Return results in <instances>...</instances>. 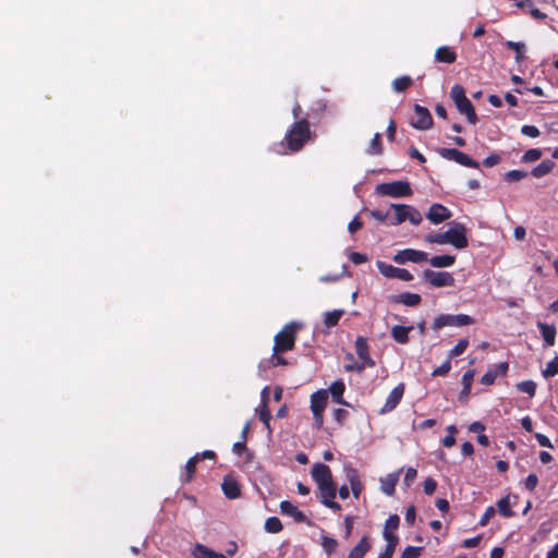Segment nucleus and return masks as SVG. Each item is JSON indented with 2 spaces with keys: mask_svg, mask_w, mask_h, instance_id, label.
Listing matches in <instances>:
<instances>
[{
  "mask_svg": "<svg viewBox=\"0 0 558 558\" xmlns=\"http://www.w3.org/2000/svg\"><path fill=\"white\" fill-rule=\"evenodd\" d=\"M313 133L308 116L298 121H294L283 137L278 144L280 147H286L287 151L291 154L299 153L312 140Z\"/></svg>",
  "mask_w": 558,
  "mask_h": 558,
  "instance_id": "obj_1",
  "label": "nucleus"
},
{
  "mask_svg": "<svg viewBox=\"0 0 558 558\" xmlns=\"http://www.w3.org/2000/svg\"><path fill=\"white\" fill-rule=\"evenodd\" d=\"M450 97L453 100L458 111L466 117L470 124H476L478 121L474 106L465 95V89L460 84H454L450 90Z\"/></svg>",
  "mask_w": 558,
  "mask_h": 558,
  "instance_id": "obj_2",
  "label": "nucleus"
},
{
  "mask_svg": "<svg viewBox=\"0 0 558 558\" xmlns=\"http://www.w3.org/2000/svg\"><path fill=\"white\" fill-rule=\"evenodd\" d=\"M300 327V324L294 322L287 324L274 338V352L284 353L293 350Z\"/></svg>",
  "mask_w": 558,
  "mask_h": 558,
  "instance_id": "obj_3",
  "label": "nucleus"
},
{
  "mask_svg": "<svg viewBox=\"0 0 558 558\" xmlns=\"http://www.w3.org/2000/svg\"><path fill=\"white\" fill-rule=\"evenodd\" d=\"M391 219L390 226H398L409 220L412 225L417 226L422 222L421 213L411 205L405 204H391Z\"/></svg>",
  "mask_w": 558,
  "mask_h": 558,
  "instance_id": "obj_4",
  "label": "nucleus"
},
{
  "mask_svg": "<svg viewBox=\"0 0 558 558\" xmlns=\"http://www.w3.org/2000/svg\"><path fill=\"white\" fill-rule=\"evenodd\" d=\"M376 193L390 197H408L413 194V191L408 181L400 180L378 184L376 186Z\"/></svg>",
  "mask_w": 558,
  "mask_h": 558,
  "instance_id": "obj_5",
  "label": "nucleus"
},
{
  "mask_svg": "<svg viewBox=\"0 0 558 558\" xmlns=\"http://www.w3.org/2000/svg\"><path fill=\"white\" fill-rule=\"evenodd\" d=\"M474 318L466 315V314H440L438 315L433 323V329L439 330L447 326H453V327H462V326H469L474 324Z\"/></svg>",
  "mask_w": 558,
  "mask_h": 558,
  "instance_id": "obj_6",
  "label": "nucleus"
},
{
  "mask_svg": "<svg viewBox=\"0 0 558 558\" xmlns=\"http://www.w3.org/2000/svg\"><path fill=\"white\" fill-rule=\"evenodd\" d=\"M466 227L460 222H452L451 228L447 230L448 243L458 250H463L469 245L466 236Z\"/></svg>",
  "mask_w": 558,
  "mask_h": 558,
  "instance_id": "obj_7",
  "label": "nucleus"
},
{
  "mask_svg": "<svg viewBox=\"0 0 558 558\" xmlns=\"http://www.w3.org/2000/svg\"><path fill=\"white\" fill-rule=\"evenodd\" d=\"M423 279L434 288L454 286L453 276L447 271H434L430 269H425L423 271Z\"/></svg>",
  "mask_w": 558,
  "mask_h": 558,
  "instance_id": "obj_8",
  "label": "nucleus"
},
{
  "mask_svg": "<svg viewBox=\"0 0 558 558\" xmlns=\"http://www.w3.org/2000/svg\"><path fill=\"white\" fill-rule=\"evenodd\" d=\"M410 124L416 130H428L433 126V118L429 110L421 105H414V116Z\"/></svg>",
  "mask_w": 558,
  "mask_h": 558,
  "instance_id": "obj_9",
  "label": "nucleus"
},
{
  "mask_svg": "<svg viewBox=\"0 0 558 558\" xmlns=\"http://www.w3.org/2000/svg\"><path fill=\"white\" fill-rule=\"evenodd\" d=\"M376 266L379 272L386 278H397L402 281L413 280V275L408 269L398 268L381 260H377Z\"/></svg>",
  "mask_w": 558,
  "mask_h": 558,
  "instance_id": "obj_10",
  "label": "nucleus"
},
{
  "mask_svg": "<svg viewBox=\"0 0 558 558\" xmlns=\"http://www.w3.org/2000/svg\"><path fill=\"white\" fill-rule=\"evenodd\" d=\"M392 259L397 264H405L408 262L418 264V263L427 262V253L423 252V251H417L414 248H405V250L399 251L393 256Z\"/></svg>",
  "mask_w": 558,
  "mask_h": 558,
  "instance_id": "obj_11",
  "label": "nucleus"
},
{
  "mask_svg": "<svg viewBox=\"0 0 558 558\" xmlns=\"http://www.w3.org/2000/svg\"><path fill=\"white\" fill-rule=\"evenodd\" d=\"M404 389L405 387L403 383H400L398 386H396L388 395L385 404L379 410V414H386L393 411L402 400Z\"/></svg>",
  "mask_w": 558,
  "mask_h": 558,
  "instance_id": "obj_12",
  "label": "nucleus"
},
{
  "mask_svg": "<svg viewBox=\"0 0 558 558\" xmlns=\"http://www.w3.org/2000/svg\"><path fill=\"white\" fill-rule=\"evenodd\" d=\"M311 473L318 487L333 483L331 470L324 463H316Z\"/></svg>",
  "mask_w": 558,
  "mask_h": 558,
  "instance_id": "obj_13",
  "label": "nucleus"
},
{
  "mask_svg": "<svg viewBox=\"0 0 558 558\" xmlns=\"http://www.w3.org/2000/svg\"><path fill=\"white\" fill-rule=\"evenodd\" d=\"M450 217L451 211L446 206L438 203L433 204L426 214V218L434 225L441 223Z\"/></svg>",
  "mask_w": 558,
  "mask_h": 558,
  "instance_id": "obj_14",
  "label": "nucleus"
},
{
  "mask_svg": "<svg viewBox=\"0 0 558 558\" xmlns=\"http://www.w3.org/2000/svg\"><path fill=\"white\" fill-rule=\"evenodd\" d=\"M280 511L282 514L293 518L296 523L310 524V520L305 513L299 510V508L289 500H283L280 502Z\"/></svg>",
  "mask_w": 558,
  "mask_h": 558,
  "instance_id": "obj_15",
  "label": "nucleus"
},
{
  "mask_svg": "<svg viewBox=\"0 0 558 558\" xmlns=\"http://www.w3.org/2000/svg\"><path fill=\"white\" fill-rule=\"evenodd\" d=\"M388 301L393 304H403L405 306H417L422 302V298L417 293L403 292L400 294H391Z\"/></svg>",
  "mask_w": 558,
  "mask_h": 558,
  "instance_id": "obj_16",
  "label": "nucleus"
},
{
  "mask_svg": "<svg viewBox=\"0 0 558 558\" xmlns=\"http://www.w3.org/2000/svg\"><path fill=\"white\" fill-rule=\"evenodd\" d=\"M354 345L359 359L366 363L367 367H374L375 361L369 355V345L367 343V339L360 336L356 338Z\"/></svg>",
  "mask_w": 558,
  "mask_h": 558,
  "instance_id": "obj_17",
  "label": "nucleus"
},
{
  "mask_svg": "<svg viewBox=\"0 0 558 558\" xmlns=\"http://www.w3.org/2000/svg\"><path fill=\"white\" fill-rule=\"evenodd\" d=\"M260 397H262V403L256 409V412L258 413L259 420L264 423L265 427L269 432H271V428H270L271 414L268 409V387H265L262 390Z\"/></svg>",
  "mask_w": 558,
  "mask_h": 558,
  "instance_id": "obj_18",
  "label": "nucleus"
},
{
  "mask_svg": "<svg viewBox=\"0 0 558 558\" xmlns=\"http://www.w3.org/2000/svg\"><path fill=\"white\" fill-rule=\"evenodd\" d=\"M329 392L331 395V399L335 403L344 405V407H352L348 401L343 399V393L345 391V384L342 379H338L333 381L329 387Z\"/></svg>",
  "mask_w": 558,
  "mask_h": 558,
  "instance_id": "obj_19",
  "label": "nucleus"
},
{
  "mask_svg": "<svg viewBox=\"0 0 558 558\" xmlns=\"http://www.w3.org/2000/svg\"><path fill=\"white\" fill-rule=\"evenodd\" d=\"M221 489L223 492V495L228 499H235L241 496V488L236 480L227 476L223 478V482L221 484Z\"/></svg>",
  "mask_w": 558,
  "mask_h": 558,
  "instance_id": "obj_20",
  "label": "nucleus"
},
{
  "mask_svg": "<svg viewBox=\"0 0 558 558\" xmlns=\"http://www.w3.org/2000/svg\"><path fill=\"white\" fill-rule=\"evenodd\" d=\"M401 471H402V469L397 471V472L389 473L386 477L380 478L381 492L384 494H386L387 496H393L395 495V493H396V485L398 484L399 475H400Z\"/></svg>",
  "mask_w": 558,
  "mask_h": 558,
  "instance_id": "obj_21",
  "label": "nucleus"
},
{
  "mask_svg": "<svg viewBox=\"0 0 558 558\" xmlns=\"http://www.w3.org/2000/svg\"><path fill=\"white\" fill-rule=\"evenodd\" d=\"M327 390H318L311 396V410L313 413L324 412L327 405Z\"/></svg>",
  "mask_w": 558,
  "mask_h": 558,
  "instance_id": "obj_22",
  "label": "nucleus"
},
{
  "mask_svg": "<svg viewBox=\"0 0 558 558\" xmlns=\"http://www.w3.org/2000/svg\"><path fill=\"white\" fill-rule=\"evenodd\" d=\"M435 60L440 63L452 64L457 60V53L451 47L441 46L435 51Z\"/></svg>",
  "mask_w": 558,
  "mask_h": 558,
  "instance_id": "obj_23",
  "label": "nucleus"
},
{
  "mask_svg": "<svg viewBox=\"0 0 558 558\" xmlns=\"http://www.w3.org/2000/svg\"><path fill=\"white\" fill-rule=\"evenodd\" d=\"M347 478L350 484V488L355 499L360 498V495L363 490V483L360 480V475L355 469H350L347 472Z\"/></svg>",
  "mask_w": 558,
  "mask_h": 558,
  "instance_id": "obj_24",
  "label": "nucleus"
},
{
  "mask_svg": "<svg viewBox=\"0 0 558 558\" xmlns=\"http://www.w3.org/2000/svg\"><path fill=\"white\" fill-rule=\"evenodd\" d=\"M537 327L541 331L542 338L547 347H553L556 340V327L546 323L538 322Z\"/></svg>",
  "mask_w": 558,
  "mask_h": 558,
  "instance_id": "obj_25",
  "label": "nucleus"
},
{
  "mask_svg": "<svg viewBox=\"0 0 558 558\" xmlns=\"http://www.w3.org/2000/svg\"><path fill=\"white\" fill-rule=\"evenodd\" d=\"M371 541L367 535L363 536L357 545H355L349 553L347 558H364L366 553L371 549Z\"/></svg>",
  "mask_w": 558,
  "mask_h": 558,
  "instance_id": "obj_26",
  "label": "nucleus"
},
{
  "mask_svg": "<svg viewBox=\"0 0 558 558\" xmlns=\"http://www.w3.org/2000/svg\"><path fill=\"white\" fill-rule=\"evenodd\" d=\"M413 330V326H400L395 325L391 328V337L392 339L400 344H405L409 342V333Z\"/></svg>",
  "mask_w": 558,
  "mask_h": 558,
  "instance_id": "obj_27",
  "label": "nucleus"
},
{
  "mask_svg": "<svg viewBox=\"0 0 558 558\" xmlns=\"http://www.w3.org/2000/svg\"><path fill=\"white\" fill-rule=\"evenodd\" d=\"M193 558H226L225 555L216 553L203 544H196L192 549Z\"/></svg>",
  "mask_w": 558,
  "mask_h": 558,
  "instance_id": "obj_28",
  "label": "nucleus"
},
{
  "mask_svg": "<svg viewBox=\"0 0 558 558\" xmlns=\"http://www.w3.org/2000/svg\"><path fill=\"white\" fill-rule=\"evenodd\" d=\"M199 453H196L194 457L190 458L184 466V473L181 475V481L183 483H190L195 475L196 464L199 461Z\"/></svg>",
  "mask_w": 558,
  "mask_h": 558,
  "instance_id": "obj_29",
  "label": "nucleus"
},
{
  "mask_svg": "<svg viewBox=\"0 0 558 558\" xmlns=\"http://www.w3.org/2000/svg\"><path fill=\"white\" fill-rule=\"evenodd\" d=\"M556 167V163L550 159L543 160L539 165L534 167L531 171V175L534 178H543L550 173L554 168Z\"/></svg>",
  "mask_w": 558,
  "mask_h": 558,
  "instance_id": "obj_30",
  "label": "nucleus"
},
{
  "mask_svg": "<svg viewBox=\"0 0 558 558\" xmlns=\"http://www.w3.org/2000/svg\"><path fill=\"white\" fill-rule=\"evenodd\" d=\"M427 262L435 268L450 267L456 263L454 255H438L432 258L427 257Z\"/></svg>",
  "mask_w": 558,
  "mask_h": 558,
  "instance_id": "obj_31",
  "label": "nucleus"
},
{
  "mask_svg": "<svg viewBox=\"0 0 558 558\" xmlns=\"http://www.w3.org/2000/svg\"><path fill=\"white\" fill-rule=\"evenodd\" d=\"M318 489L320 492L319 499L323 505L335 499L337 496V487L335 483L327 484L326 486H320L318 487Z\"/></svg>",
  "mask_w": 558,
  "mask_h": 558,
  "instance_id": "obj_32",
  "label": "nucleus"
},
{
  "mask_svg": "<svg viewBox=\"0 0 558 558\" xmlns=\"http://www.w3.org/2000/svg\"><path fill=\"white\" fill-rule=\"evenodd\" d=\"M474 375H475V371L474 369H469L466 371L463 376H462V390L460 392V397H468L471 392V388H472V384H473V378H474Z\"/></svg>",
  "mask_w": 558,
  "mask_h": 558,
  "instance_id": "obj_33",
  "label": "nucleus"
},
{
  "mask_svg": "<svg viewBox=\"0 0 558 558\" xmlns=\"http://www.w3.org/2000/svg\"><path fill=\"white\" fill-rule=\"evenodd\" d=\"M366 154L371 156L383 154V143L380 133H375L366 149Z\"/></svg>",
  "mask_w": 558,
  "mask_h": 558,
  "instance_id": "obj_34",
  "label": "nucleus"
},
{
  "mask_svg": "<svg viewBox=\"0 0 558 558\" xmlns=\"http://www.w3.org/2000/svg\"><path fill=\"white\" fill-rule=\"evenodd\" d=\"M505 46L508 49L513 50L515 52V61L517 62H520L523 60L524 52H525V45L523 43L507 40L505 43Z\"/></svg>",
  "mask_w": 558,
  "mask_h": 558,
  "instance_id": "obj_35",
  "label": "nucleus"
},
{
  "mask_svg": "<svg viewBox=\"0 0 558 558\" xmlns=\"http://www.w3.org/2000/svg\"><path fill=\"white\" fill-rule=\"evenodd\" d=\"M497 508L499 513L505 518H511L514 515V512L511 509L509 496H506L498 500Z\"/></svg>",
  "mask_w": 558,
  "mask_h": 558,
  "instance_id": "obj_36",
  "label": "nucleus"
},
{
  "mask_svg": "<svg viewBox=\"0 0 558 558\" xmlns=\"http://www.w3.org/2000/svg\"><path fill=\"white\" fill-rule=\"evenodd\" d=\"M383 536L387 542L385 551L395 554V550H396V548L398 546V542H399L398 536L393 532H390V531H384Z\"/></svg>",
  "mask_w": 558,
  "mask_h": 558,
  "instance_id": "obj_37",
  "label": "nucleus"
},
{
  "mask_svg": "<svg viewBox=\"0 0 558 558\" xmlns=\"http://www.w3.org/2000/svg\"><path fill=\"white\" fill-rule=\"evenodd\" d=\"M413 81L410 76L403 75L399 76L392 82L393 90L401 93L408 89L412 85Z\"/></svg>",
  "mask_w": 558,
  "mask_h": 558,
  "instance_id": "obj_38",
  "label": "nucleus"
},
{
  "mask_svg": "<svg viewBox=\"0 0 558 558\" xmlns=\"http://www.w3.org/2000/svg\"><path fill=\"white\" fill-rule=\"evenodd\" d=\"M282 529H283V526H282V523L279 520V518H277V517H269L268 519H266V521H265V530L268 533L276 534V533L281 532Z\"/></svg>",
  "mask_w": 558,
  "mask_h": 558,
  "instance_id": "obj_39",
  "label": "nucleus"
},
{
  "mask_svg": "<svg viewBox=\"0 0 558 558\" xmlns=\"http://www.w3.org/2000/svg\"><path fill=\"white\" fill-rule=\"evenodd\" d=\"M342 314H343V311H341V310H336V311H332V312H327L325 314L324 324L328 328L335 327L336 325H338Z\"/></svg>",
  "mask_w": 558,
  "mask_h": 558,
  "instance_id": "obj_40",
  "label": "nucleus"
},
{
  "mask_svg": "<svg viewBox=\"0 0 558 558\" xmlns=\"http://www.w3.org/2000/svg\"><path fill=\"white\" fill-rule=\"evenodd\" d=\"M320 545L327 555H331L332 553L336 551L338 547V542L336 538L331 536L323 535Z\"/></svg>",
  "mask_w": 558,
  "mask_h": 558,
  "instance_id": "obj_41",
  "label": "nucleus"
},
{
  "mask_svg": "<svg viewBox=\"0 0 558 558\" xmlns=\"http://www.w3.org/2000/svg\"><path fill=\"white\" fill-rule=\"evenodd\" d=\"M517 389L521 392L527 393L532 398L536 392V384L533 380H524L517 384Z\"/></svg>",
  "mask_w": 558,
  "mask_h": 558,
  "instance_id": "obj_42",
  "label": "nucleus"
},
{
  "mask_svg": "<svg viewBox=\"0 0 558 558\" xmlns=\"http://www.w3.org/2000/svg\"><path fill=\"white\" fill-rule=\"evenodd\" d=\"M468 347L469 340L460 339L458 343L450 350L448 359L451 360L452 357L463 354Z\"/></svg>",
  "mask_w": 558,
  "mask_h": 558,
  "instance_id": "obj_43",
  "label": "nucleus"
},
{
  "mask_svg": "<svg viewBox=\"0 0 558 558\" xmlns=\"http://www.w3.org/2000/svg\"><path fill=\"white\" fill-rule=\"evenodd\" d=\"M369 216L379 222L386 221L388 225H390V219H391L390 207L386 211L380 210V209L371 210Z\"/></svg>",
  "mask_w": 558,
  "mask_h": 558,
  "instance_id": "obj_44",
  "label": "nucleus"
},
{
  "mask_svg": "<svg viewBox=\"0 0 558 558\" xmlns=\"http://www.w3.org/2000/svg\"><path fill=\"white\" fill-rule=\"evenodd\" d=\"M456 162L461 166H464L468 168H473V169H478V167H480V163L476 160L472 159L469 155H466L463 151H460V154L458 156V160Z\"/></svg>",
  "mask_w": 558,
  "mask_h": 558,
  "instance_id": "obj_45",
  "label": "nucleus"
},
{
  "mask_svg": "<svg viewBox=\"0 0 558 558\" xmlns=\"http://www.w3.org/2000/svg\"><path fill=\"white\" fill-rule=\"evenodd\" d=\"M425 241L432 244H446L448 243V233H429L425 236Z\"/></svg>",
  "mask_w": 558,
  "mask_h": 558,
  "instance_id": "obj_46",
  "label": "nucleus"
},
{
  "mask_svg": "<svg viewBox=\"0 0 558 558\" xmlns=\"http://www.w3.org/2000/svg\"><path fill=\"white\" fill-rule=\"evenodd\" d=\"M542 157V150L538 148L527 149L523 156L521 157L522 162H534L537 161Z\"/></svg>",
  "mask_w": 558,
  "mask_h": 558,
  "instance_id": "obj_47",
  "label": "nucleus"
},
{
  "mask_svg": "<svg viewBox=\"0 0 558 558\" xmlns=\"http://www.w3.org/2000/svg\"><path fill=\"white\" fill-rule=\"evenodd\" d=\"M424 550V547H416V546H407L401 555L400 558H418Z\"/></svg>",
  "mask_w": 558,
  "mask_h": 558,
  "instance_id": "obj_48",
  "label": "nucleus"
},
{
  "mask_svg": "<svg viewBox=\"0 0 558 558\" xmlns=\"http://www.w3.org/2000/svg\"><path fill=\"white\" fill-rule=\"evenodd\" d=\"M529 175L526 171L523 170H510L505 173V180L508 182H518L522 179H525Z\"/></svg>",
  "mask_w": 558,
  "mask_h": 558,
  "instance_id": "obj_49",
  "label": "nucleus"
},
{
  "mask_svg": "<svg viewBox=\"0 0 558 558\" xmlns=\"http://www.w3.org/2000/svg\"><path fill=\"white\" fill-rule=\"evenodd\" d=\"M558 374V356H555L547 363L546 368L543 371L544 377H554Z\"/></svg>",
  "mask_w": 558,
  "mask_h": 558,
  "instance_id": "obj_50",
  "label": "nucleus"
},
{
  "mask_svg": "<svg viewBox=\"0 0 558 558\" xmlns=\"http://www.w3.org/2000/svg\"><path fill=\"white\" fill-rule=\"evenodd\" d=\"M447 432L448 434L444 437L442 445L447 448H450L456 444L454 435L457 433V427L454 425H449L447 427Z\"/></svg>",
  "mask_w": 558,
  "mask_h": 558,
  "instance_id": "obj_51",
  "label": "nucleus"
},
{
  "mask_svg": "<svg viewBox=\"0 0 558 558\" xmlns=\"http://www.w3.org/2000/svg\"><path fill=\"white\" fill-rule=\"evenodd\" d=\"M332 416L338 425L342 426L349 418V412L344 409L338 408L333 410Z\"/></svg>",
  "mask_w": 558,
  "mask_h": 558,
  "instance_id": "obj_52",
  "label": "nucleus"
},
{
  "mask_svg": "<svg viewBox=\"0 0 558 558\" xmlns=\"http://www.w3.org/2000/svg\"><path fill=\"white\" fill-rule=\"evenodd\" d=\"M400 517L398 514H390L385 522L384 531L393 532L399 527Z\"/></svg>",
  "mask_w": 558,
  "mask_h": 558,
  "instance_id": "obj_53",
  "label": "nucleus"
},
{
  "mask_svg": "<svg viewBox=\"0 0 558 558\" xmlns=\"http://www.w3.org/2000/svg\"><path fill=\"white\" fill-rule=\"evenodd\" d=\"M450 369H451V362L449 359H447L440 366L436 367L433 371L432 376H434V377L445 376L450 372Z\"/></svg>",
  "mask_w": 558,
  "mask_h": 558,
  "instance_id": "obj_54",
  "label": "nucleus"
},
{
  "mask_svg": "<svg viewBox=\"0 0 558 558\" xmlns=\"http://www.w3.org/2000/svg\"><path fill=\"white\" fill-rule=\"evenodd\" d=\"M416 476H417L416 469L408 468L407 471H405L404 478H403L404 487L409 488L413 484V482L415 481Z\"/></svg>",
  "mask_w": 558,
  "mask_h": 558,
  "instance_id": "obj_55",
  "label": "nucleus"
},
{
  "mask_svg": "<svg viewBox=\"0 0 558 558\" xmlns=\"http://www.w3.org/2000/svg\"><path fill=\"white\" fill-rule=\"evenodd\" d=\"M439 154L445 159L457 161L460 150L456 148H441Z\"/></svg>",
  "mask_w": 558,
  "mask_h": 558,
  "instance_id": "obj_56",
  "label": "nucleus"
},
{
  "mask_svg": "<svg viewBox=\"0 0 558 558\" xmlns=\"http://www.w3.org/2000/svg\"><path fill=\"white\" fill-rule=\"evenodd\" d=\"M498 377V371L488 369L481 378V384L485 386L493 385Z\"/></svg>",
  "mask_w": 558,
  "mask_h": 558,
  "instance_id": "obj_57",
  "label": "nucleus"
},
{
  "mask_svg": "<svg viewBox=\"0 0 558 558\" xmlns=\"http://www.w3.org/2000/svg\"><path fill=\"white\" fill-rule=\"evenodd\" d=\"M521 133L523 135L532 137V138H535V137L539 136V134H541L539 130L535 125H529V124H524L521 128Z\"/></svg>",
  "mask_w": 558,
  "mask_h": 558,
  "instance_id": "obj_58",
  "label": "nucleus"
},
{
  "mask_svg": "<svg viewBox=\"0 0 558 558\" xmlns=\"http://www.w3.org/2000/svg\"><path fill=\"white\" fill-rule=\"evenodd\" d=\"M538 484V477L536 474H529L524 481V486L529 492H533Z\"/></svg>",
  "mask_w": 558,
  "mask_h": 558,
  "instance_id": "obj_59",
  "label": "nucleus"
},
{
  "mask_svg": "<svg viewBox=\"0 0 558 558\" xmlns=\"http://www.w3.org/2000/svg\"><path fill=\"white\" fill-rule=\"evenodd\" d=\"M496 511L493 506H489L485 512L483 513L482 518L480 519L478 524L481 526H485L488 524L489 520L495 515Z\"/></svg>",
  "mask_w": 558,
  "mask_h": 558,
  "instance_id": "obj_60",
  "label": "nucleus"
},
{
  "mask_svg": "<svg viewBox=\"0 0 558 558\" xmlns=\"http://www.w3.org/2000/svg\"><path fill=\"white\" fill-rule=\"evenodd\" d=\"M366 367H367V364L361 361V362H354L352 364H345L344 371L362 373Z\"/></svg>",
  "mask_w": 558,
  "mask_h": 558,
  "instance_id": "obj_61",
  "label": "nucleus"
},
{
  "mask_svg": "<svg viewBox=\"0 0 558 558\" xmlns=\"http://www.w3.org/2000/svg\"><path fill=\"white\" fill-rule=\"evenodd\" d=\"M423 488L426 495H433L437 488V483L434 478L428 477L424 481Z\"/></svg>",
  "mask_w": 558,
  "mask_h": 558,
  "instance_id": "obj_62",
  "label": "nucleus"
},
{
  "mask_svg": "<svg viewBox=\"0 0 558 558\" xmlns=\"http://www.w3.org/2000/svg\"><path fill=\"white\" fill-rule=\"evenodd\" d=\"M501 161V157L498 154H490L483 161V165L487 168L494 167Z\"/></svg>",
  "mask_w": 558,
  "mask_h": 558,
  "instance_id": "obj_63",
  "label": "nucleus"
},
{
  "mask_svg": "<svg viewBox=\"0 0 558 558\" xmlns=\"http://www.w3.org/2000/svg\"><path fill=\"white\" fill-rule=\"evenodd\" d=\"M349 258L355 265L363 264L367 260V256L365 254L359 253V252H352L350 254Z\"/></svg>",
  "mask_w": 558,
  "mask_h": 558,
  "instance_id": "obj_64",
  "label": "nucleus"
}]
</instances>
